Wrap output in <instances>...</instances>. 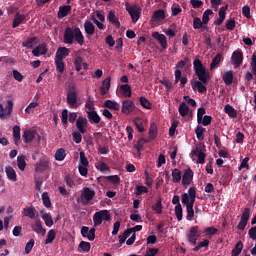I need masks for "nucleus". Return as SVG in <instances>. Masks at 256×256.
I'll return each mask as SVG.
<instances>
[{"mask_svg":"<svg viewBox=\"0 0 256 256\" xmlns=\"http://www.w3.org/2000/svg\"><path fill=\"white\" fill-rule=\"evenodd\" d=\"M87 118L89 120V123L91 125H99L101 123V116L97 113V111L92 110V111H87Z\"/></svg>","mask_w":256,"mask_h":256,"instance_id":"13","label":"nucleus"},{"mask_svg":"<svg viewBox=\"0 0 256 256\" xmlns=\"http://www.w3.org/2000/svg\"><path fill=\"white\" fill-rule=\"evenodd\" d=\"M79 248L84 251V253H89L91 251V243L81 241L79 244Z\"/></svg>","mask_w":256,"mask_h":256,"instance_id":"60","label":"nucleus"},{"mask_svg":"<svg viewBox=\"0 0 256 256\" xmlns=\"http://www.w3.org/2000/svg\"><path fill=\"white\" fill-rule=\"evenodd\" d=\"M95 228H91L89 230V227L82 226L81 228V235L82 237H87L88 241H95Z\"/></svg>","mask_w":256,"mask_h":256,"instance_id":"14","label":"nucleus"},{"mask_svg":"<svg viewBox=\"0 0 256 256\" xmlns=\"http://www.w3.org/2000/svg\"><path fill=\"white\" fill-rule=\"evenodd\" d=\"M70 13H71L70 5L60 6L57 13L58 19H63L64 17H67V15H69Z\"/></svg>","mask_w":256,"mask_h":256,"instance_id":"24","label":"nucleus"},{"mask_svg":"<svg viewBox=\"0 0 256 256\" xmlns=\"http://www.w3.org/2000/svg\"><path fill=\"white\" fill-rule=\"evenodd\" d=\"M55 65L58 73H60V76L63 75L65 71V62L63 60L55 58Z\"/></svg>","mask_w":256,"mask_h":256,"instance_id":"41","label":"nucleus"},{"mask_svg":"<svg viewBox=\"0 0 256 256\" xmlns=\"http://www.w3.org/2000/svg\"><path fill=\"white\" fill-rule=\"evenodd\" d=\"M250 218H251V209L250 208H245L242 215H241L240 220L246 221V223H249Z\"/></svg>","mask_w":256,"mask_h":256,"instance_id":"53","label":"nucleus"},{"mask_svg":"<svg viewBox=\"0 0 256 256\" xmlns=\"http://www.w3.org/2000/svg\"><path fill=\"white\" fill-rule=\"evenodd\" d=\"M38 41L39 38L37 36L28 38L26 41L22 42V47H27V49H33V47L37 45Z\"/></svg>","mask_w":256,"mask_h":256,"instance_id":"27","label":"nucleus"},{"mask_svg":"<svg viewBox=\"0 0 256 256\" xmlns=\"http://www.w3.org/2000/svg\"><path fill=\"white\" fill-rule=\"evenodd\" d=\"M45 210L41 211V218L43 219L45 225L47 227H53V217L51 216V213L44 212Z\"/></svg>","mask_w":256,"mask_h":256,"instance_id":"30","label":"nucleus"},{"mask_svg":"<svg viewBox=\"0 0 256 256\" xmlns=\"http://www.w3.org/2000/svg\"><path fill=\"white\" fill-rule=\"evenodd\" d=\"M55 237H57V232L54 229L49 230L45 240V245H51V243L55 241Z\"/></svg>","mask_w":256,"mask_h":256,"instance_id":"37","label":"nucleus"},{"mask_svg":"<svg viewBox=\"0 0 256 256\" xmlns=\"http://www.w3.org/2000/svg\"><path fill=\"white\" fill-rule=\"evenodd\" d=\"M69 53H71V50H69V48H67V47H60L56 51L55 59H60V60L63 61V59H65V57H69Z\"/></svg>","mask_w":256,"mask_h":256,"instance_id":"19","label":"nucleus"},{"mask_svg":"<svg viewBox=\"0 0 256 256\" xmlns=\"http://www.w3.org/2000/svg\"><path fill=\"white\" fill-rule=\"evenodd\" d=\"M174 75H175V83H179L180 81V88L183 89V87L187 85V77L185 76L181 77L182 72L180 69L175 70Z\"/></svg>","mask_w":256,"mask_h":256,"instance_id":"18","label":"nucleus"},{"mask_svg":"<svg viewBox=\"0 0 256 256\" xmlns=\"http://www.w3.org/2000/svg\"><path fill=\"white\" fill-rule=\"evenodd\" d=\"M250 67H251V73L256 77V52L253 53L252 55Z\"/></svg>","mask_w":256,"mask_h":256,"instance_id":"62","label":"nucleus"},{"mask_svg":"<svg viewBox=\"0 0 256 256\" xmlns=\"http://www.w3.org/2000/svg\"><path fill=\"white\" fill-rule=\"evenodd\" d=\"M193 67L196 76L199 80L191 82L192 89L195 91L197 89L198 93H207V83H209V79H211L209 72L203 66V62L199 59H195L193 61Z\"/></svg>","mask_w":256,"mask_h":256,"instance_id":"1","label":"nucleus"},{"mask_svg":"<svg viewBox=\"0 0 256 256\" xmlns=\"http://www.w3.org/2000/svg\"><path fill=\"white\" fill-rule=\"evenodd\" d=\"M222 56L221 54H217L210 64V69H217L219 67V64L221 63Z\"/></svg>","mask_w":256,"mask_h":256,"instance_id":"47","label":"nucleus"},{"mask_svg":"<svg viewBox=\"0 0 256 256\" xmlns=\"http://www.w3.org/2000/svg\"><path fill=\"white\" fill-rule=\"evenodd\" d=\"M152 37L158 41L160 47L162 49H167V37L164 34H160L159 32H154Z\"/></svg>","mask_w":256,"mask_h":256,"instance_id":"15","label":"nucleus"},{"mask_svg":"<svg viewBox=\"0 0 256 256\" xmlns=\"http://www.w3.org/2000/svg\"><path fill=\"white\" fill-rule=\"evenodd\" d=\"M63 39L66 45H73L75 41L76 43H78V45L85 44V36H83V32H81V29L79 27H67L64 31Z\"/></svg>","mask_w":256,"mask_h":256,"instance_id":"2","label":"nucleus"},{"mask_svg":"<svg viewBox=\"0 0 256 256\" xmlns=\"http://www.w3.org/2000/svg\"><path fill=\"white\" fill-rule=\"evenodd\" d=\"M133 111H135V102H133L132 100L122 101L121 112L124 115H131V113H133Z\"/></svg>","mask_w":256,"mask_h":256,"instance_id":"10","label":"nucleus"},{"mask_svg":"<svg viewBox=\"0 0 256 256\" xmlns=\"http://www.w3.org/2000/svg\"><path fill=\"white\" fill-rule=\"evenodd\" d=\"M159 253L158 248H148L144 256H156Z\"/></svg>","mask_w":256,"mask_h":256,"instance_id":"64","label":"nucleus"},{"mask_svg":"<svg viewBox=\"0 0 256 256\" xmlns=\"http://www.w3.org/2000/svg\"><path fill=\"white\" fill-rule=\"evenodd\" d=\"M172 181L173 183H179L181 181V170L175 168L172 171Z\"/></svg>","mask_w":256,"mask_h":256,"instance_id":"49","label":"nucleus"},{"mask_svg":"<svg viewBox=\"0 0 256 256\" xmlns=\"http://www.w3.org/2000/svg\"><path fill=\"white\" fill-rule=\"evenodd\" d=\"M32 229L33 231H35V233H41L42 235H45L46 230L43 229V225L41 224L40 220H37L33 225H32Z\"/></svg>","mask_w":256,"mask_h":256,"instance_id":"39","label":"nucleus"},{"mask_svg":"<svg viewBox=\"0 0 256 256\" xmlns=\"http://www.w3.org/2000/svg\"><path fill=\"white\" fill-rule=\"evenodd\" d=\"M203 21H201V18L195 17L193 19V29H202L203 27Z\"/></svg>","mask_w":256,"mask_h":256,"instance_id":"63","label":"nucleus"},{"mask_svg":"<svg viewBox=\"0 0 256 256\" xmlns=\"http://www.w3.org/2000/svg\"><path fill=\"white\" fill-rule=\"evenodd\" d=\"M148 134H149V141H153L154 139L157 138V124L156 123H152L150 125Z\"/></svg>","mask_w":256,"mask_h":256,"instance_id":"40","label":"nucleus"},{"mask_svg":"<svg viewBox=\"0 0 256 256\" xmlns=\"http://www.w3.org/2000/svg\"><path fill=\"white\" fill-rule=\"evenodd\" d=\"M42 203L47 209L51 208V198L49 197V193L44 192L42 194Z\"/></svg>","mask_w":256,"mask_h":256,"instance_id":"46","label":"nucleus"},{"mask_svg":"<svg viewBox=\"0 0 256 256\" xmlns=\"http://www.w3.org/2000/svg\"><path fill=\"white\" fill-rule=\"evenodd\" d=\"M231 61L235 69H237V67H241L243 63V52L241 50L234 51L232 53Z\"/></svg>","mask_w":256,"mask_h":256,"instance_id":"11","label":"nucleus"},{"mask_svg":"<svg viewBox=\"0 0 256 256\" xmlns=\"http://www.w3.org/2000/svg\"><path fill=\"white\" fill-rule=\"evenodd\" d=\"M17 166L20 171H25V167H27V163L25 162V156L20 155L17 157Z\"/></svg>","mask_w":256,"mask_h":256,"instance_id":"45","label":"nucleus"},{"mask_svg":"<svg viewBox=\"0 0 256 256\" xmlns=\"http://www.w3.org/2000/svg\"><path fill=\"white\" fill-rule=\"evenodd\" d=\"M103 221H111V213L108 210H100L93 215L94 227H99Z\"/></svg>","mask_w":256,"mask_h":256,"instance_id":"3","label":"nucleus"},{"mask_svg":"<svg viewBox=\"0 0 256 256\" xmlns=\"http://www.w3.org/2000/svg\"><path fill=\"white\" fill-rule=\"evenodd\" d=\"M25 19H27V16L17 12L14 16V20L12 23L13 29H17V27H19V25H21V23H23L25 21Z\"/></svg>","mask_w":256,"mask_h":256,"instance_id":"26","label":"nucleus"},{"mask_svg":"<svg viewBox=\"0 0 256 256\" xmlns=\"http://www.w3.org/2000/svg\"><path fill=\"white\" fill-rule=\"evenodd\" d=\"M84 29H85V33L87 35H94L95 34V25H93V23L91 21H86L84 23Z\"/></svg>","mask_w":256,"mask_h":256,"instance_id":"36","label":"nucleus"},{"mask_svg":"<svg viewBox=\"0 0 256 256\" xmlns=\"http://www.w3.org/2000/svg\"><path fill=\"white\" fill-rule=\"evenodd\" d=\"M233 71H227L223 74L222 79L225 85H233Z\"/></svg>","mask_w":256,"mask_h":256,"instance_id":"34","label":"nucleus"},{"mask_svg":"<svg viewBox=\"0 0 256 256\" xmlns=\"http://www.w3.org/2000/svg\"><path fill=\"white\" fill-rule=\"evenodd\" d=\"M104 107H106V109H110L111 111H119L121 109V104L117 101L106 100L104 102Z\"/></svg>","mask_w":256,"mask_h":256,"instance_id":"22","label":"nucleus"},{"mask_svg":"<svg viewBox=\"0 0 256 256\" xmlns=\"http://www.w3.org/2000/svg\"><path fill=\"white\" fill-rule=\"evenodd\" d=\"M24 217H29V219H36L38 217L37 210L35 207H26L23 209Z\"/></svg>","mask_w":256,"mask_h":256,"instance_id":"21","label":"nucleus"},{"mask_svg":"<svg viewBox=\"0 0 256 256\" xmlns=\"http://www.w3.org/2000/svg\"><path fill=\"white\" fill-rule=\"evenodd\" d=\"M13 139L15 145H19V141H21V127L18 125L13 127Z\"/></svg>","mask_w":256,"mask_h":256,"instance_id":"31","label":"nucleus"},{"mask_svg":"<svg viewBox=\"0 0 256 256\" xmlns=\"http://www.w3.org/2000/svg\"><path fill=\"white\" fill-rule=\"evenodd\" d=\"M47 169H49V158L43 156L35 164V171H37V173H43V171H47Z\"/></svg>","mask_w":256,"mask_h":256,"instance_id":"9","label":"nucleus"},{"mask_svg":"<svg viewBox=\"0 0 256 256\" xmlns=\"http://www.w3.org/2000/svg\"><path fill=\"white\" fill-rule=\"evenodd\" d=\"M209 15H213V10L211 9H207L202 16V23L204 25H207V23H209Z\"/></svg>","mask_w":256,"mask_h":256,"instance_id":"61","label":"nucleus"},{"mask_svg":"<svg viewBox=\"0 0 256 256\" xmlns=\"http://www.w3.org/2000/svg\"><path fill=\"white\" fill-rule=\"evenodd\" d=\"M152 209L153 211L158 213V215H161V213H163V204L161 203V198H159L156 204L152 206Z\"/></svg>","mask_w":256,"mask_h":256,"instance_id":"52","label":"nucleus"},{"mask_svg":"<svg viewBox=\"0 0 256 256\" xmlns=\"http://www.w3.org/2000/svg\"><path fill=\"white\" fill-rule=\"evenodd\" d=\"M5 173L9 181H13V182L17 181V172H15V169H13V167L6 166Z\"/></svg>","mask_w":256,"mask_h":256,"instance_id":"28","label":"nucleus"},{"mask_svg":"<svg viewBox=\"0 0 256 256\" xmlns=\"http://www.w3.org/2000/svg\"><path fill=\"white\" fill-rule=\"evenodd\" d=\"M174 211H175L177 220L182 221L183 220V206L176 205Z\"/></svg>","mask_w":256,"mask_h":256,"instance_id":"50","label":"nucleus"},{"mask_svg":"<svg viewBox=\"0 0 256 256\" xmlns=\"http://www.w3.org/2000/svg\"><path fill=\"white\" fill-rule=\"evenodd\" d=\"M131 230L128 228L126 229L122 235L119 236V243L120 245H123V243H125V241H127V237H129V235H131Z\"/></svg>","mask_w":256,"mask_h":256,"instance_id":"54","label":"nucleus"},{"mask_svg":"<svg viewBox=\"0 0 256 256\" xmlns=\"http://www.w3.org/2000/svg\"><path fill=\"white\" fill-rule=\"evenodd\" d=\"M110 89H111V76H108L105 78V80L102 82V85L100 86V94L107 95Z\"/></svg>","mask_w":256,"mask_h":256,"instance_id":"16","label":"nucleus"},{"mask_svg":"<svg viewBox=\"0 0 256 256\" xmlns=\"http://www.w3.org/2000/svg\"><path fill=\"white\" fill-rule=\"evenodd\" d=\"M134 125L139 133H143L145 131L146 121L143 118L135 117L134 118Z\"/></svg>","mask_w":256,"mask_h":256,"instance_id":"25","label":"nucleus"},{"mask_svg":"<svg viewBox=\"0 0 256 256\" xmlns=\"http://www.w3.org/2000/svg\"><path fill=\"white\" fill-rule=\"evenodd\" d=\"M67 157V154L65 153V149L60 148L55 153V159L56 161H63Z\"/></svg>","mask_w":256,"mask_h":256,"instance_id":"48","label":"nucleus"},{"mask_svg":"<svg viewBox=\"0 0 256 256\" xmlns=\"http://www.w3.org/2000/svg\"><path fill=\"white\" fill-rule=\"evenodd\" d=\"M201 237L199 233V226H193L190 228L187 234V240L191 245H197V239Z\"/></svg>","mask_w":256,"mask_h":256,"instance_id":"7","label":"nucleus"},{"mask_svg":"<svg viewBox=\"0 0 256 256\" xmlns=\"http://www.w3.org/2000/svg\"><path fill=\"white\" fill-rule=\"evenodd\" d=\"M24 143H31L35 139V134L31 130H25L22 135Z\"/></svg>","mask_w":256,"mask_h":256,"instance_id":"33","label":"nucleus"},{"mask_svg":"<svg viewBox=\"0 0 256 256\" xmlns=\"http://www.w3.org/2000/svg\"><path fill=\"white\" fill-rule=\"evenodd\" d=\"M76 127L82 135H85V133H87V127H89V121L87 118L79 116L76 120Z\"/></svg>","mask_w":256,"mask_h":256,"instance_id":"8","label":"nucleus"},{"mask_svg":"<svg viewBox=\"0 0 256 256\" xmlns=\"http://www.w3.org/2000/svg\"><path fill=\"white\" fill-rule=\"evenodd\" d=\"M79 166L83 167H89V160H87V157L85 156V152H80V163Z\"/></svg>","mask_w":256,"mask_h":256,"instance_id":"58","label":"nucleus"},{"mask_svg":"<svg viewBox=\"0 0 256 256\" xmlns=\"http://www.w3.org/2000/svg\"><path fill=\"white\" fill-rule=\"evenodd\" d=\"M82 135H83V133L79 132V130L74 131L72 133V139H73L74 143H77V144L81 143V141H83V136Z\"/></svg>","mask_w":256,"mask_h":256,"instance_id":"51","label":"nucleus"},{"mask_svg":"<svg viewBox=\"0 0 256 256\" xmlns=\"http://www.w3.org/2000/svg\"><path fill=\"white\" fill-rule=\"evenodd\" d=\"M165 19V10L159 9L156 10L152 15V21H164Z\"/></svg>","mask_w":256,"mask_h":256,"instance_id":"32","label":"nucleus"},{"mask_svg":"<svg viewBox=\"0 0 256 256\" xmlns=\"http://www.w3.org/2000/svg\"><path fill=\"white\" fill-rule=\"evenodd\" d=\"M85 108L88 109V111H95V101H93L91 96L86 100Z\"/></svg>","mask_w":256,"mask_h":256,"instance_id":"55","label":"nucleus"},{"mask_svg":"<svg viewBox=\"0 0 256 256\" xmlns=\"http://www.w3.org/2000/svg\"><path fill=\"white\" fill-rule=\"evenodd\" d=\"M120 93H122L123 97H131V86L129 84H122L120 86Z\"/></svg>","mask_w":256,"mask_h":256,"instance_id":"35","label":"nucleus"},{"mask_svg":"<svg viewBox=\"0 0 256 256\" xmlns=\"http://www.w3.org/2000/svg\"><path fill=\"white\" fill-rule=\"evenodd\" d=\"M205 113H207V111L205 110V107H200L197 110V121L198 124L201 125V121H203V115H205Z\"/></svg>","mask_w":256,"mask_h":256,"instance_id":"59","label":"nucleus"},{"mask_svg":"<svg viewBox=\"0 0 256 256\" xmlns=\"http://www.w3.org/2000/svg\"><path fill=\"white\" fill-rule=\"evenodd\" d=\"M224 111L225 113H227V115L229 117H232V118H235L237 117V110H235V108H233V106L227 104L225 107H224Z\"/></svg>","mask_w":256,"mask_h":256,"instance_id":"44","label":"nucleus"},{"mask_svg":"<svg viewBox=\"0 0 256 256\" xmlns=\"http://www.w3.org/2000/svg\"><path fill=\"white\" fill-rule=\"evenodd\" d=\"M107 19L110 23H112V25H114L117 29H119V27H121V22H119V18H117V16L115 15V12L110 11L108 13Z\"/></svg>","mask_w":256,"mask_h":256,"instance_id":"29","label":"nucleus"},{"mask_svg":"<svg viewBox=\"0 0 256 256\" xmlns=\"http://www.w3.org/2000/svg\"><path fill=\"white\" fill-rule=\"evenodd\" d=\"M66 99L69 107H77V89L75 86H69Z\"/></svg>","mask_w":256,"mask_h":256,"instance_id":"5","label":"nucleus"},{"mask_svg":"<svg viewBox=\"0 0 256 256\" xmlns=\"http://www.w3.org/2000/svg\"><path fill=\"white\" fill-rule=\"evenodd\" d=\"M203 149H205V146H197L190 153L192 158L198 157L197 163H199L200 165H203V163H205V158L207 157V154L203 152Z\"/></svg>","mask_w":256,"mask_h":256,"instance_id":"6","label":"nucleus"},{"mask_svg":"<svg viewBox=\"0 0 256 256\" xmlns=\"http://www.w3.org/2000/svg\"><path fill=\"white\" fill-rule=\"evenodd\" d=\"M205 131H207V129H205L203 126H197L195 128L196 137L199 141H203V139H205V135H203Z\"/></svg>","mask_w":256,"mask_h":256,"instance_id":"43","label":"nucleus"},{"mask_svg":"<svg viewBox=\"0 0 256 256\" xmlns=\"http://www.w3.org/2000/svg\"><path fill=\"white\" fill-rule=\"evenodd\" d=\"M241 251H243V242L238 241L234 248L232 249V256H239L241 255Z\"/></svg>","mask_w":256,"mask_h":256,"instance_id":"42","label":"nucleus"},{"mask_svg":"<svg viewBox=\"0 0 256 256\" xmlns=\"http://www.w3.org/2000/svg\"><path fill=\"white\" fill-rule=\"evenodd\" d=\"M178 112L181 117H187L189 115V107L187 106V103L182 102L178 108Z\"/></svg>","mask_w":256,"mask_h":256,"instance_id":"38","label":"nucleus"},{"mask_svg":"<svg viewBox=\"0 0 256 256\" xmlns=\"http://www.w3.org/2000/svg\"><path fill=\"white\" fill-rule=\"evenodd\" d=\"M47 53V45L45 43L38 45L32 50L34 57H40V55H45Z\"/></svg>","mask_w":256,"mask_h":256,"instance_id":"23","label":"nucleus"},{"mask_svg":"<svg viewBox=\"0 0 256 256\" xmlns=\"http://www.w3.org/2000/svg\"><path fill=\"white\" fill-rule=\"evenodd\" d=\"M140 105L144 107V109H151V107H153V104L145 97H140Z\"/></svg>","mask_w":256,"mask_h":256,"instance_id":"56","label":"nucleus"},{"mask_svg":"<svg viewBox=\"0 0 256 256\" xmlns=\"http://www.w3.org/2000/svg\"><path fill=\"white\" fill-rule=\"evenodd\" d=\"M74 65L76 71H81V69L83 68V58L81 56H77L74 60Z\"/></svg>","mask_w":256,"mask_h":256,"instance_id":"57","label":"nucleus"},{"mask_svg":"<svg viewBox=\"0 0 256 256\" xmlns=\"http://www.w3.org/2000/svg\"><path fill=\"white\" fill-rule=\"evenodd\" d=\"M191 181H193V170L186 169L182 176V185L186 187V185H191Z\"/></svg>","mask_w":256,"mask_h":256,"instance_id":"17","label":"nucleus"},{"mask_svg":"<svg viewBox=\"0 0 256 256\" xmlns=\"http://www.w3.org/2000/svg\"><path fill=\"white\" fill-rule=\"evenodd\" d=\"M197 197L189 198L188 193H183L181 196V201L183 205H186V207H193L195 205V199Z\"/></svg>","mask_w":256,"mask_h":256,"instance_id":"20","label":"nucleus"},{"mask_svg":"<svg viewBox=\"0 0 256 256\" xmlns=\"http://www.w3.org/2000/svg\"><path fill=\"white\" fill-rule=\"evenodd\" d=\"M126 11L129 13L133 23H137V21H139L141 16L137 6H130L129 4H126Z\"/></svg>","mask_w":256,"mask_h":256,"instance_id":"12","label":"nucleus"},{"mask_svg":"<svg viewBox=\"0 0 256 256\" xmlns=\"http://www.w3.org/2000/svg\"><path fill=\"white\" fill-rule=\"evenodd\" d=\"M95 198V190H92L89 187L83 188L81 195H80V202L81 205L87 206L93 199Z\"/></svg>","mask_w":256,"mask_h":256,"instance_id":"4","label":"nucleus"}]
</instances>
